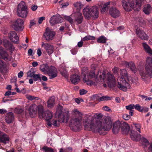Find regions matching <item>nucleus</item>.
Segmentation results:
<instances>
[{
    "instance_id": "1",
    "label": "nucleus",
    "mask_w": 152,
    "mask_h": 152,
    "mask_svg": "<svg viewBox=\"0 0 152 152\" xmlns=\"http://www.w3.org/2000/svg\"><path fill=\"white\" fill-rule=\"evenodd\" d=\"M83 114L81 113L77 110V126L78 125L80 129L83 123ZM103 116L101 113H96L93 116L91 114L86 116L83 121L85 129L91 130L95 132H99L100 134H103V131H108L112 127V123L110 118L106 117L103 123V126L100 120Z\"/></svg>"
},
{
    "instance_id": "2",
    "label": "nucleus",
    "mask_w": 152,
    "mask_h": 152,
    "mask_svg": "<svg viewBox=\"0 0 152 152\" xmlns=\"http://www.w3.org/2000/svg\"><path fill=\"white\" fill-rule=\"evenodd\" d=\"M120 74V76L118 77L117 80L118 87L120 90L126 91L128 88H130V85L127 81L130 80L131 77L125 69H121Z\"/></svg>"
},
{
    "instance_id": "3",
    "label": "nucleus",
    "mask_w": 152,
    "mask_h": 152,
    "mask_svg": "<svg viewBox=\"0 0 152 152\" xmlns=\"http://www.w3.org/2000/svg\"><path fill=\"white\" fill-rule=\"evenodd\" d=\"M62 107H61L60 109L57 110L56 113L58 114V118L60 120V121L57 119L53 120L52 121V124L53 126H58L60 124V122H68L69 118V114L68 111H66L65 112L62 113Z\"/></svg>"
},
{
    "instance_id": "4",
    "label": "nucleus",
    "mask_w": 152,
    "mask_h": 152,
    "mask_svg": "<svg viewBox=\"0 0 152 152\" xmlns=\"http://www.w3.org/2000/svg\"><path fill=\"white\" fill-rule=\"evenodd\" d=\"M83 11L84 16L87 19H89L91 17L93 19H96L99 16V9L96 6L92 7L90 8H85Z\"/></svg>"
},
{
    "instance_id": "5",
    "label": "nucleus",
    "mask_w": 152,
    "mask_h": 152,
    "mask_svg": "<svg viewBox=\"0 0 152 152\" xmlns=\"http://www.w3.org/2000/svg\"><path fill=\"white\" fill-rule=\"evenodd\" d=\"M145 67L148 74L146 73L144 71H140V74L143 80H145L148 77V76L152 78V58L151 57H147Z\"/></svg>"
},
{
    "instance_id": "6",
    "label": "nucleus",
    "mask_w": 152,
    "mask_h": 152,
    "mask_svg": "<svg viewBox=\"0 0 152 152\" xmlns=\"http://www.w3.org/2000/svg\"><path fill=\"white\" fill-rule=\"evenodd\" d=\"M82 75L84 81L88 85H91L95 83L94 81L91 80L90 79L93 78L95 77V72L94 71H92L89 74L87 68L86 67H84L82 70Z\"/></svg>"
},
{
    "instance_id": "7",
    "label": "nucleus",
    "mask_w": 152,
    "mask_h": 152,
    "mask_svg": "<svg viewBox=\"0 0 152 152\" xmlns=\"http://www.w3.org/2000/svg\"><path fill=\"white\" fill-rule=\"evenodd\" d=\"M28 11L25 2L21 1L18 5L17 13L18 15L23 18H26L27 16Z\"/></svg>"
},
{
    "instance_id": "8",
    "label": "nucleus",
    "mask_w": 152,
    "mask_h": 152,
    "mask_svg": "<svg viewBox=\"0 0 152 152\" xmlns=\"http://www.w3.org/2000/svg\"><path fill=\"white\" fill-rule=\"evenodd\" d=\"M105 74L103 73L102 75H100L99 77L101 80L102 78L103 80L105 79L104 78ZM106 81L108 84V86L110 88H113L115 86V80L114 77L110 72L107 73L105 76Z\"/></svg>"
},
{
    "instance_id": "9",
    "label": "nucleus",
    "mask_w": 152,
    "mask_h": 152,
    "mask_svg": "<svg viewBox=\"0 0 152 152\" xmlns=\"http://www.w3.org/2000/svg\"><path fill=\"white\" fill-rule=\"evenodd\" d=\"M56 34V33L54 31L47 27L43 34V39L46 42H50L54 39Z\"/></svg>"
},
{
    "instance_id": "10",
    "label": "nucleus",
    "mask_w": 152,
    "mask_h": 152,
    "mask_svg": "<svg viewBox=\"0 0 152 152\" xmlns=\"http://www.w3.org/2000/svg\"><path fill=\"white\" fill-rule=\"evenodd\" d=\"M122 6L124 10L126 11H130L134 8V4L131 0H122Z\"/></svg>"
},
{
    "instance_id": "11",
    "label": "nucleus",
    "mask_w": 152,
    "mask_h": 152,
    "mask_svg": "<svg viewBox=\"0 0 152 152\" xmlns=\"http://www.w3.org/2000/svg\"><path fill=\"white\" fill-rule=\"evenodd\" d=\"M24 21L23 19H18L13 24L15 30L17 31H23L24 28Z\"/></svg>"
},
{
    "instance_id": "12",
    "label": "nucleus",
    "mask_w": 152,
    "mask_h": 152,
    "mask_svg": "<svg viewBox=\"0 0 152 152\" xmlns=\"http://www.w3.org/2000/svg\"><path fill=\"white\" fill-rule=\"evenodd\" d=\"M71 119L70 120L69 124L71 130L74 132H76V125L75 124L76 123V109H75L72 110L71 113Z\"/></svg>"
},
{
    "instance_id": "13",
    "label": "nucleus",
    "mask_w": 152,
    "mask_h": 152,
    "mask_svg": "<svg viewBox=\"0 0 152 152\" xmlns=\"http://www.w3.org/2000/svg\"><path fill=\"white\" fill-rule=\"evenodd\" d=\"M63 20V18L61 17L59 15L57 14L51 17L50 20L49 22L51 26H53L55 24L61 23Z\"/></svg>"
},
{
    "instance_id": "14",
    "label": "nucleus",
    "mask_w": 152,
    "mask_h": 152,
    "mask_svg": "<svg viewBox=\"0 0 152 152\" xmlns=\"http://www.w3.org/2000/svg\"><path fill=\"white\" fill-rule=\"evenodd\" d=\"M50 76L49 79H52L56 77L57 76V71L56 69L53 66H50L47 72Z\"/></svg>"
},
{
    "instance_id": "15",
    "label": "nucleus",
    "mask_w": 152,
    "mask_h": 152,
    "mask_svg": "<svg viewBox=\"0 0 152 152\" xmlns=\"http://www.w3.org/2000/svg\"><path fill=\"white\" fill-rule=\"evenodd\" d=\"M41 46L44 48L45 50L49 55L51 54L54 52L53 46L48 43L42 42Z\"/></svg>"
},
{
    "instance_id": "16",
    "label": "nucleus",
    "mask_w": 152,
    "mask_h": 152,
    "mask_svg": "<svg viewBox=\"0 0 152 152\" xmlns=\"http://www.w3.org/2000/svg\"><path fill=\"white\" fill-rule=\"evenodd\" d=\"M9 37L10 40L12 42L16 44L19 43V37L15 31H10L9 35Z\"/></svg>"
},
{
    "instance_id": "17",
    "label": "nucleus",
    "mask_w": 152,
    "mask_h": 152,
    "mask_svg": "<svg viewBox=\"0 0 152 152\" xmlns=\"http://www.w3.org/2000/svg\"><path fill=\"white\" fill-rule=\"evenodd\" d=\"M121 129L123 134H127L129 132L130 127L129 124L125 122L121 123Z\"/></svg>"
},
{
    "instance_id": "18",
    "label": "nucleus",
    "mask_w": 152,
    "mask_h": 152,
    "mask_svg": "<svg viewBox=\"0 0 152 152\" xmlns=\"http://www.w3.org/2000/svg\"><path fill=\"white\" fill-rule=\"evenodd\" d=\"M136 34L140 39L145 40L148 39V37L145 32L140 28H137L136 30Z\"/></svg>"
},
{
    "instance_id": "19",
    "label": "nucleus",
    "mask_w": 152,
    "mask_h": 152,
    "mask_svg": "<svg viewBox=\"0 0 152 152\" xmlns=\"http://www.w3.org/2000/svg\"><path fill=\"white\" fill-rule=\"evenodd\" d=\"M122 64L125 65L126 67L130 68L134 73H136L137 72V69L133 62H129L124 61L123 62Z\"/></svg>"
},
{
    "instance_id": "20",
    "label": "nucleus",
    "mask_w": 152,
    "mask_h": 152,
    "mask_svg": "<svg viewBox=\"0 0 152 152\" xmlns=\"http://www.w3.org/2000/svg\"><path fill=\"white\" fill-rule=\"evenodd\" d=\"M109 13L112 17L115 18L119 17L120 15L119 10L114 7H112L110 9Z\"/></svg>"
},
{
    "instance_id": "21",
    "label": "nucleus",
    "mask_w": 152,
    "mask_h": 152,
    "mask_svg": "<svg viewBox=\"0 0 152 152\" xmlns=\"http://www.w3.org/2000/svg\"><path fill=\"white\" fill-rule=\"evenodd\" d=\"M131 138L134 141H137L141 138V135L134 130H132L130 133Z\"/></svg>"
},
{
    "instance_id": "22",
    "label": "nucleus",
    "mask_w": 152,
    "mask_h": 152,
    "mask_svg": "<svg viewBox=\"0 0 152 152\" xmlns=\"http://www.w3.org/2000/svg\"><path fill=\"white\" fill-rule=\"evenodd\" d=\"M9 55L4 48L0 47V58L4 59L5 61L9 60L8 58Z\"/></svg>"
},
{
    "instance_id": "23",
    "label": "nucleus",
    "mask_w": 152,
    "mask_h": 152,
    "mask_svg": "<svg viewBox=\"0 0 152 152\" xmlns=\"http://www.w3.org/2000/svg\"><path fill=\"white\" fill-rule=\"evenodd\" d=\"M14 120V115L12 112L7 113L6 115L5 120L8 124L12 123Z\"/></svg>"
},
{
    "instance_id": "24",
    "label": "nucleus",
    "mask_w": 152,
    "mask_h": 152,
    "mask_svg": "<svg viewBox=\"0 0 152 152\" xmlns=\"http://www.w3.org/2000/svg\"><path fill=\"white\" fill-rule=\"evenodd\" d=\"M121 128V123L120 122H116L113 125L112 130L113 133L116 134L119 132Z\"/></svg>"
},
{
    "instance_id": "25",
    "label": "nucleus",
    "mask_w": 152,
    "mask_h": 152,
    "mask_svg": "<svg viewBox=\"0 0 152 152\" xmlns=\"http://www.w3.org/2000/svg\"><path fill=\"white\" fill-rule=\"evenodd\" d=\"M3 44L4 47L6 49L12 50V44L9 40L7 39L3 40Z\"/></svg>"
},
{
    "instance_id": "26",
    "label": "nucleus",
    "mask_w": 152,
    "mask_h": 152,
    "mask_svg": "<svg viewBox=\"0 0 152 152\" xmlns=\"http://www.w3.org/2000/svg\"><path fill=\"white\" fill-rule=\"evenodd\" d=\"M9 141V137L5 133L0 134V142L6 143L7 142Z\"/></svg>"
},
{
    "instance_id": "27",
    "label": "nucleus",
    "mask_w": 152,
    "mask_h": 152,
    "mask_svg": "<svg viewBox=\"0 0 152 152\" xmlns=\"http://www.w3.org/2000/svg\"><path fill=\"white\" fill-rule=\"evenodd\" d=\"M152 9L150 5L147 4L144 6L143 11L145 14L148 15L151 13Z\"/></svg>"
},
{
    "instance_id": "28",
    "label": "nucleus",
    "mask_w": 152,
    "mask_h": 152,
    "mask_svg": "<svg viewBox=\"0 0 152 152\" xmlns=\"http://www.w3.org/2000/svg\"><path fill=\"white\" fill-rule=\"evenodd\" d=\"M142 44L145 51L147 53L152 55V50L148 45L144 42L142 43Z\"/></svg>"
},
{
    "instance_id": "29",
    "label": "nucleus",
    "mask_w": 152,
    "mask_h": 152,
    "mask_svg": "<svg viewBox=\"0 0 152 152\" xmlns=\"http://www.w3.org/2000/svg\"><path fill=\"white\" fill-rule=\"evenodd\" d=\"M49 69V67L47 64L41 65L40 67V70L45 73H47Z\"/></svg>"
},
{
    "instance_id": "30",
    "label": "nucleus",
    "mask_w": 152,
    "mask_h": 152,
    "mask_svg": "<svg viewBox=\"0 0 152 152\" xmlns=\"http://www.w3.org/2000/svg\"><path fill=\"white\" fill-rule=\"evenodd\" d=\"M37 108L39 116L40 117L43 118L44 115L43 106L42 105L40 104L38 106Z\"/></svg>"
},
{
    "instance_id": "31",
    "label": "nucleus",
    "mask_w": 152,
    "mask_h": 152,
    "mask_svg": "<svg viewBox=\"0 0 152 152\" xmlns=\"http://www.w3.org/2000/svg\"><path fill=\"white\" fill-rule=\"evenodd\" d=\"M110 7V2L105 3L103 5V7H102V9H101V12L102 13H104L106 11H107Z\"/></svg>"
},
{
    "instance_id": "32",
    "label": "nucleus",
    "mask_w": 152,
    "mask_h": 152,
    "mask_svg": "<svg viewBox=\"0 0 152 152\" xmlns=\"http://www.w3.org/2000/svg\"><path fill=\"white\" fill-rule=\"evenodd\" d=\"M55 99L53 97H51L49 98L47 102L48 107L50 108L53 107L55 104Z\"/></svg>"
},
{
    "instance_id": "33",
    "label": "nucleus",
    "mask_w": 152,
    "mask_h": 152,
    "mask_svg": "<svg viewBox=\"0 0 152 152\" xmlns=\"http://www.w3.org/2000/svg\"><path fill=\"white\" fill-rule=\"evenodd\" d=\"M83 20V17L82 14L80 12H77V24L81 23Z\"/></svg>"
},
{
    "instance_id": "34",
    "label": "nucleus",
    "mask_w": 152,
    "mask_h": 152,
    "mask_svg": "<svg viewBox=\"0 0 152 152\" xmlns=\"http://www.w3.org/2000/svg\"><path fill=\"white\" fill-rule=\"evenodd\" d=\"M53 115L50 111H47L45 113V117L47 121H49L52 118Z\"/></svg>"
},
{
    "instance_id": "35",
    "label": "nucleus",
    "mask_w": 152,
    "mask_h": 152,
    "mask_svg": "<svg viewBox=\"0 0 152 152\" xmlns=\"http://www.w3.org/2000/svg\"><path fill=\"white\" fill-rule=\"evenodd\" d=\"M59 71L62 75L65 77H68V74L66 69L64 67L60 68Z\"/></svg>"
},
{
    "instance_id": "36",
    "label": "nucleus",
    "mask_w": 152,
    "mask_h": 152,
    "mask_svg": "<svg viewBox=\"0 0 152 152\" xmlns=\"http://www.w3.org/2000/svg\"><path fill=\"white\" fill-rule=\"evenodd\" d=\"M5 63L0 59V72H4V71H5Z\"/></svg>"
},
{
    "instance_id": "37",
    "label": "nucleus",
    "mask_w": 152,
    "mask_h": 152,
    "mask_svg": "<svg viewBox=\"0 0 152 152\" xmlns=\"http://www.w3.org/2000/svg\"><path fill=\"white\" fill-rule=\"evenodd\" d=\"M107 40L106 38L104 36H101L97 39V42L99 43H104Z\"/></svg>"
},
{
    "instance_id": "38",
    "label": "nucleus",
    "mask_w": 152,
    "mask_h": 152,
    "mask_svg": "<svg viewBox=\"0 0 152 152\" xmlns=\"http://www.w3.org/2000/svg\"><path fill=\"white\" fill-rule=\"evenodd\" d=\"M42 149L45 152H54V150L52 148L46 146L43 147Z\"/></svg>"
},
{
    "instance_id": "39",
    "label": "nucleus",
    "mask_w": 152,
    "mask_h": 152,
    "mask_svg": "<svg viewBox=\"0 0 152 152\" xmlns=\"http://www.w3.org/2000/svg\"><path fill=\"white\" fill-rule=\"evenodd\" d=\"M95 39V37L94 36L88 35L83 37L82 40L83 41H87L89 40H94Z\"/></svg>"
},
{
    "instance_id": "40",
    "label": "nucleus",
    "mask_w": 152,
    "mask_h": 152,
    "mask_svg": "<svg viewBox=\"0 0 152 152\" xmlns=\"http://www.w3.org/2000/svg\"><path fill=\"white\" fill-rule=\"evenodd\" d=\"M133 125L135 126V130L140 133L141 132L140 131L141 128V126L139 124H133Z\"/></svg>"
},
{
    "instance_id": "41",
    "label": "nucleus",
    "mask_w": 152,
    "mask_h": 152,
    "mask_svg": "<svg viewBox=\"0 0 152 152\" xmlns=\"http://www.w3.org/2000/svg\"><path fill=\"white\" fill-rule=\"evenodd\" d=\"M70 80L73 84H75L76 83V74L75 73L71 76Z\"/></svg>"
},
{
    "instance_id": "42",
    "label": "nucleus",
    "mask_w": 152,
    "mask_h": 152,
    "mask_svg": "<svg viewBox=\"0 0 152 152\" xmlns=\"http://www.w3.org/2000/svg\"><path fill=\"white\" fill-rule=\"evenodd\" d=\"M141 140L143 144L145 146H147L149 144L148 141L145 137H142Z\"/></svg>"
},
{
    "instance_id": "43",
    "label": "nucleus",
    "mask_w": 152,
    "mask_h": 152,
    "mask_svg": "<svg viewBox=\"0 0 152 152\" xmlns=\"http://www.w3.org/2000/svg\"><path fill=\"white\" fill-rule=\"evenodd\" d=\"M28 112L31 116L32 117L33 113H35V110L32 106H30L28 109Z\"/></svg>"
},
{
    "instance_id": "44",
    "label": "nucleus",
    "mask_w": 152,
    "mask_h": 152,
    "mask_svg": "<svg viewBox=\"0 0 152 152\" xmlns=\"http://www.w3.org/2000/svg\"><path fill=\"white\" fill-rule=\"evenodd\" d=\"M33 78L34 79V80L35 81L37 80L41 81L42 80L40 76V75L39 74L35 75Z\"/></svg>"
},
{
    "instance_id": "45",
    "label": "nucleus",
    "mask_w": 152,
    "mask_h": 152,
    "mask_svg": "<svg viewBox=\"0 0 152 152\" xmlns=\"http://www.w3.org/2000/svg\"><path fill=\"white\" fill-rule=\"evenodd\" d=\"M63 18L65 20H67L70 23H71L73 22V19L70 16L64 15L63 16Z\"/></svg>"
},
{
    "instance_id": "46",
    "label": "nucleus",
    "mask_w": 152,
    "mask_h": 152,
    "mask_svg": "<svg viewBox=\"0 0 152 152\" xmlns=\"http://www.w3.org/2000/svg\"><path fill=\"white\" fill-rule=\"evenodd\" d=\"M27 98L28 100L31 101H32L34 100H37L39 99L38 97H36L34 96L30 95L27 96Z\"/></svg>"
},
{
    "instance_id": "47",
    "label": "nucleus",
    "mask_w": 152,
    "mask_h": 152,
    "mask_svg": "<svg viewBox=\"0 0 152 152\" xmlns=\"http://www.w3.org/2000/svg\"><path fill=\"white\" fill-rule=\"evenodd\" d=\"M35 75V72L34 71H30L27 72L28 76L31 78H33Z\"/></svg>"
},
{
    "instance_id": "48",
    "label": "nucleus",
    "mask_w": 152,
    "mask_h": 152,
    "mask_svg": "<svg viewBox=\"0 0 152 152\" xmlns=\"http://www.w3.org/2000/svg\"><path fill=\"white\" fill-rule=\"evenodd\" d=\"M111 97L108 96H101L100 98V101H103L104 100H111Z\"/></svg>"
},
{
    "instance_id": "49",
    "label": "nucleus",
    "mask_w": 152,
    "mask_h": 152,
    "mask_svg": "<svg viewBox=\"0 0 152 152\" xmlns=\"http://www.w3.org/2000/svg\"><path fill=\"white\" fill-rule=\"evenodd\" d=\"M83 7V5L80 2H77V12L78 10L79 11Z\"/></svg>"
},
{
    "instance_id": "50",
    "label": "nucleus",
    "mask_w": 152,
    "mask_h": 152,
    "mask_svg": "<svg viewBox=\"0 0 152 152\" xmlns=\"http://www.w3.org/2000/svg\"><path fill=\"white\" fill-rule=\"evenodd\" d=\"M134 104H130L126 106V108L127 110H132V109L134 108Z\"/></svg>"
},
{
    "instance_id": "51",
    "label": "nucleus",
    "mask_w": 152,
    "mask_h": 152,
    "mask_svg": "<svg viewBox=\"0 0 152 152\" xmlns=\"http://www.w3.org/2000/svg\"><path fill=\"white\" fill-rule=\"evenodd\" d=\"M134 108H135L136 110L140 112L142 111V107L141 106L138 104H136L135 105H134Z\"/></svg>"
},
{
    "instance_id": "52",
    "label": "nucleus",
    "mask_w": 152,
    "mask_h": 152,
    "mask_svg": "<svg viewBox=\"0 0 152 152\" xmlns=\"http://www.w3.org/2000/svg\"><path fill=\"white\" fill-rule=\"evenodd\" d=\"M102 96L101 94H96L94 95V97L98 101H100V98Z\"/></svg>"
},
{
    "instance_id": "53",
    "label": "nucleus",
    "mask_w": 152,
    "mask_h": 152,
    "mask_svg": "<svg viewBox=\"0 0 152 152\" xmlns=\"http://www.w3.org/2000/svg\"><path fill=\"white\" fill-rule=\"evenodd\" d=\"M123 118L125 120H129L131 118L130 115L126 114H124L122 116Z\"/></svg>"
},
{
    "instance_id": "54",
    "label": "nucleus",
    "mask_w": 152,
    "mask_h": 152,
    "mask_svg": "<svg viewBox=\"0 0 152 152\" xmlns=\"http://www.w3.org/2000/svg\"><path fill=\"white\" fill-rule=\"evenodd\" d=\"M87 92V91L86 90L83 89L79 90V93L80 95H82L85 94Z\"/></svg>"
},
{
    "instance_id": "55",
    "label": "nucleus",
    "mask_w": 152,
    "mask_h": 152,
    "mask_svg": "<svg viewBox=\"0 0 152 152\" xmlns=\"http://www.w3.org/2000/svg\"><path fill=\"white\" fill-rule=\"evenodd\" d=\"M36 23L34 22V21L33 20H30V24L29 26V27L30 28H31L34 25H35Z\"/></svg>"
},
{
    "instance_id": "56",
    "label": "nucleus",
    "mask_w": 152,
    "mask_h": 152,
    "mask_svg": "<svg viewBox=\"0 0 152 152\" xmlns=\"http://www.w3.org/2000/svg\"><path fill=\"white\" fill-rule=\"evenodd\" d=\"M142 111H141V112H144L145 113L147 112L149 110L148 108L145 107H142Z\"/></svg>"
},
{
    "instance_id": "57",
    "label": "nucleus",
    "mask_w": 152,
    "mask_h": 152,
    "mask_svg": "<svg viewBox=\"0 0 152 152\" xmlns=\"http://www.w3.org/2000/svg\"><path fill=\"white\" fill-rule=\"evenodd\" d=\"M81 102H84L83 99L80 98H77V103L79 104Z\"/></svg>"
},
{
    "instance_id": "58",
    "label": "nucleus",
    "mask_w": 152,
    "mask_h": 152,
    "mask_svg": "<svg viewBox=\"0 0 152 152\" xmlns=\"http://www.w3.org/2000/svg\"><path fill=\"white\" fill-rule=\"evenodd\" d=\"M45 19V18L44 17H40L38 20V23L39 24H41L43 20Z\"/></svg>"
},
{
    "instance_id": "59",
    "label": "nucleus",
    "mask_w": 152,
    "mask_h": 152,
    "mask_svg": "<svg viewBox=\"0 0 152 152\" xmlns=\"http://www.w3.org/2000/svg\"><path fill=\"white\" fill-rule=\"evenodd\" d=\"M7 111L6 110L3 109H0V114H4L6 113Z\"/></svg>"
},
{
    "instance_id": "60",
    "label": "nucleus",
    "mask_w": 152,
    "mask_h": 152,
    "mask_svg": "<svg viewBox=\"0 0 152 152\" xmlns=\"http://www.w3.org/2000/svg\"><path fill=\"white\" fill-rule=\"evenodd\" d=\"M136 4L137 6L140 7L141 6V1L140 0H136Z\"/></svg>"
},
{
    "instance_id": "61",
    "label": "nucleus",
    "mask_w": 152,
    "mask_h": 152,
    "mask_svg": "<svg viewBox=\"0 0 152 152\" xmlns=\"http://www.w3.org/2000/svg\"><path fill=\"white\" fill-rule=\"evenodd\" d=\"M33 53V50L31 49H30L28 50V55L29 56H32Z\"/></svg>"
},
{
    "instance_id": "62",
    "label": "nucleus",
    "mask_w": 152,
    "mask_h": 152,
    "mask_svg": "<svg viewBox=\"0 0 152 152\" xmlns=\"http://www.w3.org/2000/svg\"><path fill=\"white\" fill-rule=\"evenodd\" d=\"M23 72L20 71L18 74V77L19 78L21 77L23 75Z\"/></svg>"
},
{
    "instance_id": "63",
    "label": "nucleus",
    "mask_w": 152,
    "mask_h": 152,
    "mask_svg": "<svg viewBox=\"0 0 152 152\" xmlns=\"http://www.w3.org/2000/svg\"><path fill=\"white\" fill-rule=\"evenodd\" d=\"M148 151L152 152V142L150 144V145L148 148Z\"/></svg>"
},
{
    "instance_id": "64",
    "label": "nucleus",
    "mask_w": 152,
    "mask_h": 152,
    "mask_svg": "<svg viewBox=\"0 0 152 152\" xmlns=\"http://www.w3.org/2000/svg\"><path fill=\"white\" fill-rule=\"evenodd\" d=\"M66 152H72V149L71 148H65Z\"/></svg>"
}]
</instances>
